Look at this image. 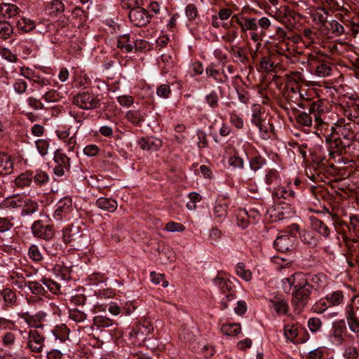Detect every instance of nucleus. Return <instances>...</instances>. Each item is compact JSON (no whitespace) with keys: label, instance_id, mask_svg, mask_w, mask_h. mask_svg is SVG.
<instances>
[{"label":"nucleus","instance_id":"obj_1","mask_svg":"<svg viewBox=\"0 0 359 359\" xmlns=\"http://www.w3.org/2000/svg\"><path fill=\"white\" fill-rule=\"evenodd\" d=\"M327 283V277L323 273L297 272L282 280L283 289L286 293H292V304L298 313L308 304L313 291L323 290Z\"/></svg>","mask_w":359,"mask_h":359},{"label":"nucleus","instance_id":"obj_2","mask_svg":"<svg viewBox=\"0 0 359 359\" xmlns=\"http://www.w3.org/2000/svg\"><path fill=\"white\" fill-rule=\"evenodd\" d=\"M316 124L320 129L318 136L325 137L329 151V155L334 157V154L341 155L346 151V148L355 140V134L353 132L351 123L341 124L339 122L332 126L324 120L316 118Z\"/></svg>","mask_w":359,"mask_h":359},{"label":"nucleus","instance_id":"obj_3","mask_svg":"<svg viewBox=\"0 0 359 359\" xmlns=\"http://www.w3.org/2000/svg\"><path fill=\"white\" fill-rule=\"evenodd\" d=\"M63 242L76 250H81L87 245L88 238L80 223H73L62 230Z\"/></svg>","mask_w":359,"mask_h":359},{"label":"nucleus","instance_id":"obj_4","mask_svg":"<svg viewBox=\"0 0 359 359\" xmlns=\"http://www.w3.org/2000/svg\"><path fill=\"white\" fill-rule=\"evenodd\" d=\"M283 97L289 104L295 103L303 109H309L310 111L320 109L319 103L311 102L312 100L304 98L300 92L299 85L297 82H290L285 86Z\"/></svg>","mask_w":359,"mask_h":359},{"label":"nucleus","instance_id":"obj_5","mask_svg":"<svg viewBox=\"0 0 359 359\" xmlns=\"http://www.w3.org/2000/svg\"><path fill=\"white\" fill-rule=\"evenodd\" d=\"M311 102H318L320 104L319 111H310L308 109V112L302 111L297 109H293L296 124L298 127L302 128L304 130H309L313 124V118H314V128L316 129V134L318 135V132H320V129L318 128L316 124V118L320 120H323L321 118V114L325 112L324 106L323 102L320 100L316 101H311Z\"/></svg>","mask_w":359,"mask_h":359},{"label":"nucleus","instance_id":"obj_6","mask_svg":"<svg viewBox=\"0 0 359 359\" xmlns=\"http://www.w3.org/2000/svg\"><path fill=\"white\" fill-rule=\"evenodd\" d=\"M72 103L81 109L93 110L100 107L101 100L91 89L84 88L73 96Z\"/></svg>","mask_w":359,"mask_h":359},{"label":"nucleus","instance_id":"obj_7","mask_svg":"<svg viewBox=\"0 0 359 359\" xmlns=\"http://www.w3.org/2000/svg\"><path fill=\"white\" fill-rule=\"evenodd\" d=\"M214 284L217 286L225 298L221 302V309L228 308L227 302L232 301L236 298V287L232 280L229 278L222 276L219 273L213 279Z\"/></svg>","mask_w":359,"mask_h":359},{"label":"nucleus","instance_id":"obj_8","mask_svg":"<svg viewBox=\"0 0 359 359\" xmlns=\"http://www.w3.org/2000/svg\"><path fill=\"white\" fill-rule=\"evenodd\" d=\"M311 156L313 163L312 169L314 172L311 173V175H309L308 171H306V175L312 181L317 182L318 178L321 179L320 174L325 172L327 169V161L325 154L322 152V149L320 147L313 149L311 151Z\"/></svg>","mask_w":359,"mask_h":359},{"label":"nucleus","instance_id":"obj_9","mask_svg":"<svg viewBox=\"0 0 359 359\" xmlns=\"http://www.w3.org/2000/svg\"><path fill=\"white\" fill-rule=\"evenodd\" d=\"M327 28L330 29L335 36L341 34L351 35L355 38L359 33V24L353 21L344 22V25L337 20H331L327 22Z\"/></svg>","mask_w":359,"mask_h":359},{"label":"nucleus","instance_id":"obj_10","mask_svg":"<svg viewBox=\"0 0 359 359\" xmlns=\"http://www.w3.org/2000/svg\"><path fill=\"white\" fill-rule=\"evenodd\" d=\"M31 229L33 236L39 239L49 241L55 235L53 225L41 219L34 221Z\"/></svg>","mask_w":359,"mask_h":359},{"label":"nucleus","instance_id":"obj_11","mask_svg":"<svg viewBox=\"0 0 359 359\" xmlns=\"http://www.w3.org/2000/svg\"><path fill=\"white\" fill-rule=\"evenodd\" d=\"M53 160L56 163L53 172L57 177H62L68 174L70 170V158L60 149L54 153Z\"/></svg>","mask_w":359,"mask_h":359},{"label":"nucleus","instance_id":"obj_12","mask_svg":"<svg viewBox=\"0 0 359 359\" xmlns=\"http://www.w3.org/2000/svg\"><path fill=\"white\" fill-rule=\"evenodd\" d=\"M128 17L130 22L136 27L146 26L150 22L151 18L148 11L140 6L130 11Z\"/></svg>","mask_w":359,"mask_h":359},{"label":"nucleus","instance_id":"obj_13","mask_svg":"<svg viewBox=\"0 0 359 359\" xmlns=\"http://www.w3.org/2000/svg\"><path fill=\"white\" fill-rule=\"evenodd\" d=\"M296 237L290 234L278 236L273 242L275 249L280 252H287L294 249Z\"/></svg>","mask_w":359,"mask_h":359},{"label":"nucleus","instance_id":"obj_14","mask_svg":"<svg viewBox=\"0 0 359 359\" xmlns=\"http://www.w3.org/2000/svg\"><path fill=\"white\" fill-rule=\"evenodd\" d=\"M21 319H23L29 326L34 328H42L43 324L42 322L47 316L46 313L40 311L34 315L30 314L29 312H23L18 314Z\"/></svg>","mask_w":359,"mask_h":359},{"label":"nucleus","instance_id":"obj_15","mask_svg":"<svg viewBox=\"0 0 359 359\" xmlns=\"http://www.w3.org/2000/svg\"><path fill=\"white\" fill-rule=\"evenodd\" d=\"M27 346L32 352L40 353L44 346V337L36 330L29 332Z\"/></svg>","mask_w":359,"mask_h":359},{"label":"nucleus","instance_id":"obj_16","mask_svg":"<svg viewBox=\"0 0 359 359\" xmlns=\"http://www.w3.org/2000/svg\"><path fill=\"white\" fill-rule=\"evenodd\" d=\"M137 144L142 150L150 152L156 151L160 149L163 145V141L155 137H142L137 141Z\"/></svg>","mask_w":359,"mask_h":359},{"label":"nucleus","instance_id":"obj_17","mask_svg":"<svg viewBox=\"0 0 359 359\" xmlns=\"http://www.w3.org/2000/svg\"><path fill=\"white\" fill-rule=\"evenodd\" d=\"M228 196H222L216 201L213 209V215L218 222H222L228 215L229 203L226 201Z\"/></svg>","mask_w":359,"mask_h":359},{"label":"nucleus","instance_id":"obj_18","mask_svg":"<svg viewBox=\"0 0 359 359\" xmlns=\"http://www.w3.org/2000/svg\"><path fill=\"white\" fill-rule=\"evenodd\" d=\"M72 266L69 261H60L55 264L52 271L57 276L64 280H67L71 278Z\"/></svg>","mask_w":359,"mask_h":359},{"label":"nucleus","instance_id":"obj_19","mask_svg":"<svg viewBox=\"0 0 359 359\" xmlns=\"http://www.w3.org/2000/svg\"><path fill=\"white\" fill-rule=\"evenodd\" d=\"M348 102V109L345 110V115L348 119L359 123V97L358 95L350 97Z\"/></svg>","mask_w":359,"mask_h":359},{"label":"nucleus","instance_id":"obj_20","mask_svg":"<svg viewBox=\"0 0 359 359\" xmlns=\"http://www.w3.org/2000/svg\"><path fill=\"white\" fill-rule=\"evenodd\" d=\"M311 229L325 238H328L331 233L330 227L322 220L314 216L309 217Z\"/></svg>","mask_w":359,"mask_h":359},{"label":"nucleus","instance_id":"obj_21","mask_svg":"<svg viewBox=\"0 0 359 359\" xmlns=\"http://www.w3.org/2000/svg\"><path fill=\"white\" fill-rule=\"evenodd\" d=\"M216 65L213 62L208 65L205 69L206 75L212 78L218 83H224L229 81V77L224 70L220 72L217 69Z\"/></svg>","mask_w":359,"mask_h":359},{"label":"nucleus","instance_id":"obj_22","mask_svg":"<svg viewBox=\"0 0 359 359\" xmlns=\"http://www.w3.org/2000/svg\"><path fill=\"white\" fill-rule=\"evenodd\" d=\"M72 210V201L69 197L60 199L55 205V215L62 219Z\"/></svg>","mask_w":359,"mask_h":359},{"label":"nucleus","instance_id":"obj_23","mask_svg":"<svg viewBox=\"0 0 359 359\" xmlns=\"http://www.w3.org/2000/svg\"><path fill=\"white\" fill-rule=\"evenodd\" d=\"M346 332V325L344 320H341L333 323L331 337L334 338V342L341 344L343 341V335Z\"/></svg>","mask_w":359,"mask_h":359},{"label":"nucleus","instance_id":"obj_24","mask_svg":"<svg viewBox=\"0 0 359 359\" xmlns=\"http://www.w3.org/2000/svg\"><path fill=\"white\" fill-rule=\"evenodd\" d=\"M20 8L14 4L1 1L0 3V16L4 18H11L19 14Z\"/></svg>","mask_w":359,"mask_h":359},{"label":"nucleus","instance_id":"obj_25","mask_svg":"<svg viewBox=\"0 0 359 359\" xmlns=\"http://www.w3.org/2000/svg\"><path fill=\"white\" fill-rule=\"evenodd\" d=\"M261 109V105L259 104H254L252 106V114L251 122L259 128L260 132H267V128L264 126L262 123L264 119L262 118Z\"/></svg>","mask_w":359,"mask_h":359},{"label":"nucleus","instance_id":"obj_26","mask_svg":"<svg viewBox=\"0 0 359 359\" xmlns=\"http://www.w3.org/2000/svg\"><path fill=\"white\" fill-rule=\"evenodd\" d=\"M0 297L2 298L4 301V310H7L8 308L15 306L17 303V295L15 292L10 288H4L0 290Z\"/></svg>","mask_w":359,"mask_h":359},{"label":"nucleus","instance_id":"obj_27","mask_svg":"<svg viewBox=\"0 0 359 359\" xmlns=\"http://www.w3.org/2000/svg\"><path fill=\"white\" fill-rule=\"evenodd\" d=\"M271 196L274 201L280 198L290 201L295 197V192L289 187H279L273 189Z\"/></svg>","mask_w":359,"mask_h":359},{"label":"nucleus","instance_id":"obj_28","mask_svg":"<svg viewBox=\"0 0 359 359\" xmlns=\"http://www.w3.org/2000/svg\"><path fill=\"white\" fill-rule=\"evenodd\" d=\"M24 198L19 195L7 197L0 203L1 209H17L21 208L24 202Z\"/></svg>","mask_w":359,"mask_h":359},{"label":"nucleus","instance_id":"obj_29","mask_svg":"<svg viewBox=\"0 0 359 359\" xmlns=\"http://www.w3.org/2000/svg\"><path fill=\"white\" fill-rule=\"evenodd\" d=\"M46 12L52 17H58L65 11V4L61 0H52L46 6Z\"/></svg>","mask_w":359,"mask_h":359},{"label":"nucleus","instance_id":"obj_30","mask_svg":"<svg viewBox=\"0 0 359 359\" xmlns=\"http://www.w3.org/2000/svg\"><path fill=\"white\" fill-rule=\"evenodd\" d=\"M299 328L303 330L302 327H299L296 325H285L284 327V334L286 339L294 344L304 343L305 340L297 339V336L299 332Z\"/></svg>","mask_w":359,"mask_h":359},{"label":"nucleus","instance_id":"obj_31","mask_svg":"<svg viewBox=\"0 0 359 359\" xmlns=\"http://www.w3.org/2000/svg\"><path fill=\"white\" fill-rule=\"evenodd\" d=\"M13 171V163L11 156L4 153H0V175H6Z\"/></svg>","mask_w":359,"mask_h":359},{"label":"nucleus","instance_id":"obj_32","mask_svg":"<svg viewBox=\"0 0 359 359\" xmlns=\"http://www.w3.org/2000/svg\"><path fill=\"white\" fill-rule=\"evenodd\" d=\"M95 205L97 208L103 210H107L109 212H114L118 206V203L116 200L105 197H100L97 198L95 202Z\"/></svg>","mask_w":359,"mask_h":359},{"label":"nucleus","instance_id":"obj_33","mask_svg":"<svg viewBox=\"0 0 359 359\" xmlns=\"http://www.w3.org/2000/svg\"><path fill=\"white\" fill-rule=\"evenodd\" d=\"M22 211L20 215L25 217L30 215L38 211L39 204L36 201H32L30 198H24V202L21 206Z\"/></svg>","mask_w":359,"mask_h":359},{"label":"nucleus","instance_id":"obj_34","mask_svg":"<svg viewBox=\"0 0 359 359\" xmlns=\"http://www.w3.org/2000/svg\"><path fill=\"white\" fill-rule=\"evenodd\" d=\"M269 307L273 309L279 316L287 315L289 311V305L284 299H271L269 301Z\"/></svg>","mask_w":359,"mask_h":359},{"label":"nucleus","instance_id":"obj_35","mask_svg":"<svg viewBox=\"0 0 359 359\" xmlns=\"http://www.w3.org/2000/svg\"><path fill=\"white\" fill-rule=\"evenodd\" d=\"M117 47L125 53H130L133 49V43L129 34L120 35L117 39Z\"/></svg>","mask_w":359,"mask_h":359},{"label":"nucleus","instance_id":"obj_36","mask_svg":"<svg viewBox=\"0 0 359 359\" xmlns=\"http://www.w3.org/2000/svg\"><path fill=\"white\" fill-rule=\"evenodd\" d=\"M52 333L55 336V339L60 340V342H65L69 339V330L65 324L56 325L52 330Z\"/></svg>","mask_w":359,"mask_h":359},{"label":"nucleus","instance_id":"obj_37","mask_svg":"<svg viewBox=\"0 0 359 359\" xmlns=\"http://www.w3.org/2000/svg\"><path fill=\"white\" fill-rule=\"evenodd\" d=\"M331 219L332 222V224L335 228V230L339 234H341L344 237L346 236V231L345 228H348V223L344 220H342L339 216L336 213H332Z\"/></svg>","mask_w":359,"mask_h":359},{"label":"nucleus","instance_id":"obj_38","mask_svg":"<svg viewBox=\"0 0 359 359\" xmlns=\"http://www.w3.org/2000/svg\"><path fill=\"white\" fill-rule=\"evenodd\" d=\"M329 306H337L341 304L344 300V293L341 290H336L325 297Z\"/></svg>","mask_w":359,"mask_h":359},{"label":"nucleus","instance_id":"obj_39","mask_svg":"<svg viewBox=\"0 0 359 359\" xmlns=\"http://www.w3.org/2000/svg\"><path fill=\"white\" fill-rule=\"evenodd\" d=\"M264 182L267 185H276L280 182L279 172L275 168H270L266 170Z\"/></svg>","mask_w":359,"mask_h":359},{"label":"nucleus","instance_id":"obj_40","mask_svg":"<svg viewBox=\"0 0 359 359\" xmlns=\"http://www.w3.org/2000/svg\"><path fill=\"white\" fill-rule=\"evenodd\" d=\"M126 119L132 124L140 126L142 122L144 121V118L139 110H130L126 114Z\"/></svg>","mask_w":359,"mask_h":359},{"label":"nucleus","instance_id":"obj_41","mask_svg":"<svg viewBox=\"0 0 359 359\" xmlns=\"http://www.w3.org/2000/svg\"><path fill=\"white\" fill-rule=\"evenodd\" d=\"M41 283L44 285L45 287L53 294L58 295L62 294L61 285L50 278H43Z\"/></svg>","mask_w":359,"mask_h":359},{"label":"nucleus","instance_id":"obj_42","mask_svg":"<svg viewBox=\"0 0 359 359\" xmlns=\"http://www.w3.org/2000/svg\"><path fill=\"white\" fill-rule=\"evenodd\" d=\"M32 182V174L27 172L20 174L15 180V185L20 188H25L29 187Z\"/></svg>","mask_w":359,"mask_h":359},{"label":"nucleus","instance_id":"obj_43","mask_svg":"<svg viewBox=\"0 0 359 359\" xmlns=\"http://www.w3.org/2000/svg\"><path fill=\"white\" fill-rule=\"evenodd\" d=\"M44 285L37 281H29L27 287L32 294L36 295L47 296L48 291Z\"/></svg>","mask_w":359,"mask_h":359},{"label":"nucleus","instance_id":"obj_44","mask_svg":"<svg viewBox=\"0 0 359 359\" xmlns=\"http://www.w3.org/2000/svg\"><path fill=\"white\" fill-rule=\"evenodd\" d=\"M249 163L250 169L256 172L266 164V159L260 154H257L250 158Z\"/></svg>","mask_w":359,"mask_h":359},{"label":"nucleus","instance_id":"obj_45","mask_svg":"<svg viewBox=\"0 0 359 359\" xmlns=\"http://www.w3.org/2000/svg\"><path fill=\"white\" fill-rule=\"evenodd\" d=\"M241 325L237 323L225 324L221 327L222 332L227 336H236L241 332Z\"/></svg>","mask_w":359,"mask_h":359},{"label":"nucleus","instance_id":"obj_46","mask_svg":"<svg viewBox=\"0 0 359 359\" xmlns=\"http://www.w3.org/2000/svg\"><path fill=\"white\" fill-rule=\"evenodd\" d=\"M13 34V28L11 24L5 20H0V39L6 40Z\"/></svg>","mask_w":359,"mask_h":359},{"label":"nucleus","instance_id":"obj_47","mask_svg":"<svg viewBox=\"0 0 359 359\" xmlns=\"http://www.w3.org/2000/svg\"><path fill=\"white\" fill-rule=\"evenodd\" d=\"M16 27L19 30L23 32L32 31L35 27L33 21L25 18L18 19L16 22Z\"/></svg>","mask_w":359,"mask_h":359},{"label":"nucleus","instance_id":"obj_48","mask_svg":"<svg viewBox=\"0 0 359 359\" xmlns=\"http://www.w3.org/2000/svg\"><path fill=\"white\" fill-rule=\"evenodd\" d=\"M236 274L242 279L248 281L252 279V272L245 269V265L243 262H239L236 266Z\"/></svg>","mask_w":359,"mask_h":359},{"label":"nucleus","instance_id":"obj_49","mask_svg":"<svg viewBox=\"0 0 359 359\" xmlns=\"http://www.w3.org/2000/svg\"><path fill=\"white\" fill-rule=\"evenodd\" d=\"M93 323L97 327H109L114 325V320L106 316H97L93 319Z\"/></svg>","mask_w":359,"mask_h":359},{"label":"nucleus","instance_id":"obj_50","mask_svg":"<svg viewBox=\"0 0 359 359\" xmlns=\"http://www.w3.org/2000/svg\"><path fill=\"white\" fill-rule=\"evenodd\" d=\"M205 100L211 109H215L218 107L219 100L216 91L212 90L210 93L205 95Z\"/></svg>","mask_w":359,"mask_h":359},{"label":"nucleus","instance_id":"obj_51","mask_svg":"<svg viewBox=\"0 0 359 359\" xmlns=\"http://www.w3.org/2000/svg\"><path fill=\"white\" fill-rule=\"evenodd\" d=\"M257 20L255 18H249L245 17L243 25H241V30L243 32H246L248 30H257Z\"/></svg>","mask_w":359,"mask_h":359},{"label":"nucleus","instance_id":"obj_52","mask_svg":"<svg viewBox=\"0 0 359 359\" xmlns=\"http://www.w3.org/2000/svg\"><path fill=\"white\" fill-rule=\"evenodd\" d=\"M327 15L328 11L323 7L317 8L316 12L313 14L314 20L322 25L327 22Z\"/></svg>","mask_w":359,"mask_h":359},{"label":"nucleus","instance_id":"obj_53","mask_svg":"<svg viewBox=\"0 0 359 359\" xmlns=\"http://www.w3.org/2000/svg\"><path fill=\"white\" fill-rule=\"evenodd\" d=\"M36 69H38L36 67H35V69H32L23 66L20 68L19 74L26 79L32 81L38 72L36 71Z\"/></svg>","mask_w":359,"mask_h":359},{"label":"nucleus","instance_id":"obj_54","mask_svg":"<svg viewBox=\"0 0 359 359\" xmlns=\"http://www.w3.org/2000/svg\"><path fill=\"white\" fill-rule=\"evenodd\" d=\"M28 255L29 258L36 262H41L43 259L39 248L36 245H32L28 250Z\"/></svg>","mask_w":359,"mask_h":359},{"label":"nucleus","instance_id":"obj_55","mask_svg":"<svg viewBox=\"0 0 359 359\" xmlns=\"http://www.w3.org/2000/svg\"><path fill=\"white\" fill-rule=\"evenodd\" d=\"M331 67L324 62H320L317 65L315 70V73L317 76L321 77H325L330 74Z\"/></svg>","mask_w":359,"mask_h":359},{"label":"nucleus","instance_id":"obj_56","mask_svg":"<svg viewBox=\"0 0 359 359\" xmlns=\"http://www.w3.org/2000/svg\"><path fill=\"white\" fill-rule=\"evenodd\" d=\"M35 145L41 156H44L48 154L49 142L46 140L39 139L35 141Z\"/></svg>","mask_w":359,"mask_h":359},{"label":"nucleus","instance_id":"obj_57","mask_svg":"<svg viewBox=\"0 0 359 359\" xmlns=\"http://www.w3.org/2000/svg\"><path fill=\"white\" fill-rule=\"evenodd\" d=\"M32 180L36 184L42 186L48 182L49 177L46 172L38 170L36 175L34 177L32 176Z\"/></svg>","mask_w":359,"mask_h":359},{"label":"nucleus","instance_id":"obj_58","mask_svg":"<svg viewBox=\"0 0 359 359\" xmlns=\"http://www.w3.org/2000/svg\"><path fill=\"white\" fill-rule=\"evenodd\" d=\"M69 318L77 323H81L86 319V314L77 309L69 311Z\"/></svg>","mask_w":359,"mask_h":359},{"label":"nucleus","instance_id":"obj_59","mask_svg":"<svg viewBox=\"0 0 359 359\" xmlns=\"http://www.w3.org/2000/svg\"><path fill=\"white\" fill-rule=\"evenodd\" d=\"M42 98L48 102H55L60 100L61 96L55 90H50L43 95Z\"/></svg>","mask_w":359,"mask_h":359},{"label":"nucleus","instance_id":"obj_60","mask_svg":"<svg viewBox=\"0 0 359 359\" xmlns=\"http://www.w3.org/2000/svg\"><path fill=\"white\" fill-rule=\"evenodd\" d=\"M27 86H28L27 82L22 79L15 80L13 83V88L15 92L20 95L26 93Z\"/></svg>","mask_w":359,"mask_h":359},{"label":"nucleus","instance_id":"obj_61","mask_svg":"<svg viewBox=\"0 0 359 359\" xmlns=\"http://www.w3.org/2000/svg\"><path fill=\"white\" fill-rule=\"evenodd\" d=\"M231 53L236 57L238 58L241 63L246 64L248 62L249 58L245 55L243 48L239 47L237 49L232 48Z\"/></svg>","mask_w":359,"mask_h":359},{"label":"nucleus","instance_id":"obj_62","mask_svg":"<svg viewBox=\"0 0 359 359\" xmlns=\"http://www.w3.org/2000/svg\"><path fill=\"white\" fill-rule=\"evenodd\" d=\"M186 15L189 21L194 20L198 16V9L195 4H189L185 8Z\"/></svg>","mask_w":359,"mask_h":359},{"label":"nucleus","instance_id":"obj_63","mask_svg":"<svg viewBox=\"0 0 359 359\" xmlns=\"http://www.w3.org/2000/svg\"><path fill=\"white\" fill-rule=\"evenodd\" d=\"M229 163L231 166L234 168L243 169L244 168V160L235 153L229 159Z\"/></svg>","mask_w":359,"mask_h":359},{"label":"nucleus","instance_id":"obj_64","mask_svg":"<svg viewBox=\"0 0 359 359\" xmlns=\"http://www.w3.org/2000/svg\"><path fill=\"white\" fill-rule=\"evenodd\" d=\"M32 82L34 84H36L40 87L47 86L50 85V80L46 77L42 76L39 72L36 74L35 77L33 79Z\"/></svg>","mask_w":359,"mask_h":359}]
</instances>
